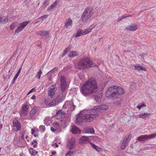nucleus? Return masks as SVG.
Returning <instances> with one entry per match:
<instances>
[{
  "mask_svg": "<svg viewBox=\"0 0 156 156\" xmlns=\"http://www.w3.org/2000/svg\"><path fill=\"white\" fill-rule=\"evenodd\" d=\"M94 99L97 102H99L100 101L101 98L99 95H97L94 96Z\"/></svg>",
  "mask_w": 156,
  "mask_h": 156,
  "instance_id": "a19ab883",
  "label": "nucleus"
},
{
  "mask_svg": "<svg viewBox=\"0 0 156 156\" xmlns=\"http://www.w3.org/2000/svg\"><path fill=\"white\" fill-rule=\"evenodd\" d=\"M135 69L137 70L138 72H140L141 71L144 70L146 71V68L144 66H141L139 64H136L134 66Z\"/></svg>",
  "mask_w": 156,
  "mask_h": 156,
  "instance_id": "a211bd4d",
  "label": "nucleus"
},
{
  "mask_svg": "<svg viewBox=\"0 0 156 156\" xmlns=\"http://www.w3.org/2000/svg\"><path fill=\"white\" fill-rule=\"evenodd\" d=\"M72 20L70 19L66 20L65 22V27L66 28L72 27Z\"/></svg>",
  "mask_w": 156,
  "mask_h": 156,
  "instance_id": "4be33fe9",
  "label": "nucleus"
},
{
  "mask_svg": "<svg viewBox=\"0 0 156 156\" xmlns=\"http://www.w3.org/2000/svg\"><path fill=\"white\" fill-rule=\"evenodd\" d=\"M42 72L41 71V69H40L38 72H37V75L36 76V77L37 78H38L39 79L40 78L41 75L42 74Z\"/></svg>",
  "mask_w": 156,
  "mask_h": 156,
  "instance_id": "ea45409f",
  "label": "nucleus"
},
{
  "mask_svg": "<svg viewBox=\"0 0 156 156\" xmlns=\"http://www.w3.org/2000/svg\"><path fill=\"white\" fill-rule=\"evenodd\" d=\"M57 4V2H55L51 5L54 8L56 7V5Z\"/></svg>",
  "mask_w": 156,
  "mask_h": 156,
  "instance_id": "4d7b16f0",
  "label": "nucleus"
},
{
  "mask_svg": "<svg viewBox=\"0 0 156 156\" xmlns=\"http://www.w3.org/2000/svg\"><path fill=\"white\" fill-rule=\"evenodd\" d=\"M35 91V89L34 88H32L31 90H30L29 91V92L27 93V95H28L29 94H30V93H32V92Z\"/></svg>",
  "mask_w": 156,
  "mask_h": 156,
  "instance_id": "5fc2aeb1",
  "label": "nucleus"
},
{
  "mask_svg": "<svg viewBox=\"0 0 156 156\" xmlns=\"http://www.w3.org/2000/svg\"><path fill=\"white\" fill-rule=\"evenodd\" d=\"M91 31V28H89L85 29L83 30V34L84 35L89 34Z\"/></svg>",
  "mask_w": 156,
  "mask_h": 156,
  "instance_id": "72a5a7b5",
  "label": "nucleus"
},
{
  "mask_svg": "<svg viewBox=\"0 0 156 156\" xmlns=\"http://www.w3.org/2000/svg\"><path fill=\"white\" fill-rule=\"evenodd\" d=\"M73 151H71V150H70L69 151L67 152L65 156H70L73 153Z\"/></svg>",
  "mask_w": 156,
  "mask_h": 156,
  "instance_id": "3c124183",
  "label": "nucleus"
},
{
  "mask_svg": "<svg viewBox=\"0 0 156 156\" xmlns=\"http://www.w3.org/2000/svg\"><path fill=\"white\" fill-rule=\"evenodd\" d=\"M56 153V151H53L51 152L52 154V155H55Z\"/></svg>",
  "mask_w": 156,
  "mask_h": 156,
  "instance_id": "69168bd1",
  "label": "nucleus"
},
{
  "mask_svg": "<svg viewBox=\"0 0 156 156\" xmlns=\"http://www.w3.org/2000/svg\"><path fill=\"white\" fill-rule=\"evenodd\" d=\"M8 21V19L7 16H0V24H3L7 23Z\"/></svg>",
  "mask_w": 156,
  "mask_h": 156,
  "instance_id": "6ab92c4d",
  "label": "nucleus"
},
{
  "mask_svg": "<svg viewBox=\"0 0 156 156\" xmlns=\"http://www.w3.org/2000/svg\"><path fill=\"white\" fill-rule=\"evenodd\" d=\"M54 8L51 5L50 6H49L48 8L47 9V11H50L52 9H54Z\"/></svg>",
  "mask_w": 156,
  "mask_h": 156,
  "instance_id": "6e6d98bb",
  "label": "nucleus"
},
{
  "mask_svg": "<svg viewBox=\"0 0 156 156\" xmlns=\"http://www.w3.org/2000/svg\"><path fill=\"white\" fill-rule=\"evenodd\" d=\"M16 26V24L15 23H13L10 25V29L11 30H13Z\"/></svg>",
  "mask_w": 156,
  "mask_h": 156,
  "instance_id": "58836bf2",
  "label": "nucleus"
},
{
  "mask_svg": "<svg viewBox=\"0 0 156 156\" xmlns=\"http://www.w3.org/2000/svg\"><path fill=\"white\" fill-rule=\"evenodd\" d=\"M25 133V131L24 130L21 131L20 133V137L23 140H24V135Z\"/></svg>",
  "mask_w": 156,
  "mask_h": 156,
  "instance_id": "4c0bfd02",
  "label": "nucleus"
},
{
  "mask_svg": "<svg viewBox=\"0 0 156 156\" xmlns=\"http://www.w3.org/2000/svg\"><path fill=\"white\" fill-rule=\"evenodd\" d=\"M29 23V21H27L20 23L19 27L15 30V32L17 33H19Z\"/></svg>",
  "mask_w": 156,
  "mask_h": 156,
  "instance_id": "4468645a",
  "label": "nucleus"
},
{
  "mask_svg": "<svg viewBox=\"0 0 156 156\" xmlns=\"http://www.w3.org/2000/svg\"><path fill=\"white\" fill-rule=\"evenodd\" d=\"M61 92L54 99L56 106L62 102L66 98L67 92L65 91Z\"/></svg>",
  "mask_w": 156,
  "mask_h": 156,
  "instance_id": "423d86ee",
  "label": "nucleus"
},
{
  "mask_svg": "<svg viewBox=\"0 0 156 156\" xmlns=\"http://www.w3.org/2000/svg\"><path fill=\"white\" fill-rule=\"evenodd\" d=\"M76 140L75 138L72 137L68 141L66 145V147L70 150L75 147L76 145Z\"/></svg>",
  "mask_w": 156,
  "mask_h": 156,
  "instance_id": "9d476101",
  "label": "nucleus"
},
{
  "mask_svg": "<svg viewBox=\"0 0 156 156\" xmlns=\"http://www.w3.org/2000/svg\"><path fill=\"white\" fill-rule=\"evenodd\" d=\"M57 90V88L55 86L51 85L48 92V95L51 98H53L55 95V92Z\"/></svg>",
  "mask_w": 156,
  "mask_h": 156,
  "instance_id": "9b49d317",
  "label": "nucleus"
},
{
  "mask_svg": "<svg viewBox=\"0 0 156 156\" xmlns=\"http://www.w3.org/2000/svg\"><path fill=\"white\" fill-rule=\"evenodd\" d=\"M138 28L137 25H131L128 26L126 28V29L130 31H135Z\"/></svg>",
  "mask_w": 156,
  "mask_h": 156,
  "instance_id": "412c9836",
  "label": "nucleus"
},
{
  "mask_svg": "<svg viewBox=\"0 0 156 156\" xmlns=\"http://www.w3.org/2000/svg\"><path fill=\"white\" fill-rule=\"evenodd\" d=\"M131 138V135L129 134L128 136H126L121 144L120 148L122 150L124 149L127 145L130 139Z\"/></svg>",
  "mask_w": 156,
  "mask_h": 156,
  "instance_id": "1a4fd4ad",
  "label": "nucleus"
},
{
  "mask_svg": "<svg viewBox=\"0 0 156 156\" xmlns=\"http://www.w3.org/2000/svg\"><path fill=\"white\" fill-rule=\"evenodd\" d=\"M93 109L96 113H98L101 111L100 105L94 106V107Z\"/></svg>",
  "mask_w": 156,
  "mask_h": 156,
  "instance_id": "7c9ffc66",
  "label": "nucleus"
},
{
  "mask_svg": "<svg viewBox=\"0 0 156 156\" xmlns=\"http://www.w3.org/2000/svg\"><path fill=\"white\" fill-rule=\"evenodd\" d=\"M85 133L91 134H94V129L92 127H87L85 129Z\"/></svg>",
  "mask_w": 156,
  "mask_h": 156,
  "instance_id": "a878e982",
  "label": "nucleus"
},
{
  "mask_svg": "<svg viewBox=\"0 0 156 156\" xmlns=\"http://www.w3.org/2000/svg\"><path fill=\"white\" fill-rule=\"evenodd\" d=\"M31 131H32V132H31V134H33L35 132V130L34 129H31Z\"/></svg>",
  "mask_w": 156,
  "mask_h": 156,
  "instance_id": "0e129e2a",
  "label": "nucleus"
},
{
  "mask_svg": "<svg viewBox=\"0 0 156 156\" xmlns=\"http://www.w3.org/2000/svg\"><path fill=\"white\" fill-rule=\"evenodd\" d=\"M39 113L36 107H34L31 110L30 114V119H34L38 115Z\"/></svg>",
  "mask_w": 156,
  "mask_h": 156,
  "instance_id": "f8f14e48",
  "label": "nucleus"
},
{
  "mask_svg": "<svg viewBox=\"0 0 156 156\" xmlns=\"http://www.w3.org/2000/svg\"><path fill=\"white\" fill-rule=\"evenodd\" d=\"M80 140L83 143L85 144L87 142H89L90 141L88 136H82L80 139Z\"/></svg>",
  "mask_w": 156,
  "mask_h": 156,
  "instance_id": "393cba45",
  "label": "nucleus"
},
{
  "mask_svg": "<svg viewBox=\"0 0 156 156\" xmlns=\"http://www.w3.org/2000/svg\"><path fill=\"white\" fill-rule=\"evenodd\" d=\"M71 49V46H69L66 48V49L65 50H66V51H67V50H70V49Z\"/></svg>",
  "mask_w": 156,
  "mask_h": 156,
  "instance_id": "338daca9",
  "label": "nucleus"
},
{
  "mask_svg": "<svg viewBox=\"0 0 156 156\" xmlns=\"http://www.w3.org/2000/svg\"><path fill=\"white\" fill-rule=\"evenodd\" d=\"M83 34V30H82L81 29H80L77 31L75 36L77 37H80L81 36L84 35Z\"/></svg>",
  "mask_w": 156,
  "mask_h": 156,
  "instance_id": "c756f323",
  "label": "nucleus"
},
{
  "mask_svg": "<svg viewBox=\"0 0 156 156\" xmlns=\"http://www.w3.org/2000/svg\"><path fill=\"white\" fill-rule=\"evenodd\" d=\"M93 9L92 8H87L82 14L81 20L86 22L92 15Z\"/></svg>",
  "mask_w": 156,
  "mask_h": 156,
  "instance_id": "20e7f679",
  "label": "nucleus"
},
{
  "mask_svg": "<svg viewBox=\"0 0 156 156\" xmlns=\"http://www.w3.org/2000/svg\"><path fill=\"white\" fill-rule=\"evenodd\" d=\"M95 26V25H91V26H90L89 28H91V30H92V29L93 28H94Z\"/></svg>",
  "mask_w": 156,
  "mask_h": 156,
  "instance_id": "680f3d73",
  "label": "nucleus"
},
{
  "mask_svg": "<svg viewBox=\"0 0 156 156\" xmlns=\"http://www.w3.org/2000/svg\"><path fill=\"white\" fill-rule=\"evenodd\" d=\"M122 100L120 98H118L116 99L115 104L118 105H120L121 104Z\"/></svg>",
  "mask_w": 156,
  "mask_h": 156,
  "instance_id": "c9c22d12",
  "label": "nucleus"
},
{
  "mask_svg": "<svg viewBox=\"0 0 156 156\" xmlns=\"http://www.w3.org/2000/svg\"><path fill=\"white\" fill-rule=\"evenodd\" d=\"M124 90L123 88L116 86H112L107 89L105 96L110 98H117L118 95L124 94Z\"/></svg>",
  "mask_w": 156,
  "mask_h": 156,
  "instance_id": "f03ea898",
  "label": "nucleus"
},
{
  "mask_svg": "<svg viewBox=\"0 0 156 156\" xmlns=\"http://www.w3.org/2000/svg\"><path fill=\"white\" fill-rule=\"evenodd\" d=\"M149 139H152L156 137V133L148 135Z\"/></svg>",
  "mask_w": 156,
  "mask_h": 156,
  "instance_id": "79ce46f5",
  "label": "nucleus"
},
{
  "mask_svg": "<svg viewBox=\"0 0 156 156\" xmlns=\"http://www.w3.org/2000/svg\"><path fill=\"white\" fill-rule=\"evenodd\" d=\"M49 0H44L43 2V4L45 6H46L48 5L49 3Z\"/></svg>",
  "mask_w": 156,
  "mask_h": 156,
  "instance_id": "a18cd8bd",
  "label": "nucleus"
},
{
  "mask_svg": "<svg viewBox=\"0 0 156 156\" xmlns=\"http://www.w3.org/2000/svg\"><path fill=\"white\" fill-rule=\"evenodd\" d=\"M44 102L46 105L50 107L55 106H56L54 100H51L49 98H47L45 99Z\"/></svg>",
  "mask_w": 156,
  "mask_h": 156,
  "instance_id": "f3484780",
  "label": "nucleus"
},
{
  "mask_svg": "<svg viewBox=\"0 0 156 156\" xmlns=\"http://www.w3.org/2000/svg\"><path fill=\"white\" fill-rule=\"evenodd\" d=\"M76 106L73 104L72 100L71 101H66L65 102L62 108L65 109L66 108H68V112L69 111H73L75 108Z\"/></svg>",
  "mask_w": 156,
  "mask_h": 156,
  "instance_id": "0eeeda50",
  "label": "nucleus"
},
{
  "mask_svg": "<svg viewBox=\"0 0 156 156\" xmlns=\"http://www.w3.org/2000/svg\"><path fill=\"white\" fill-rule=\"evenodd\" d=\"M84 112L83 111H81L80 113L76 115V117L75 120L76 123L79 125H80L82 123L85 121V118L84 117Z\"/></svg>",
  "mask_w": 156,
  "mask_h": 156,
  "instance_id": "6e6552de",
  "label": "nucleus"
},
{
  "mask_svg": "<svg viewBox=\"0 0 156 156\" xmlns=\"http://www.w3.org/2000/svg\"><path fill=\"white\" fill-rule=\"evenodd\" d=\"M50 129H51V131L52 132H55L56 130V129H55L54 128H53V127H51Z\"/></svg>",
  "mask_w": 156,
  "mask_h": 156,
  "instance_id": "052dcab7",
  "label": "nucleus"
},
{
  "mask_svg": "<svg viewBox=\"0 0 156 156\" xmlns=\"http://www.w3.org/2000/svg\"><path fill=\"white\" fill-rule=\"evenodd\" d=\"M136 140L140 141H144V140L143 139L142 135H141L140 136L138 137L137 138Z\"/></svg>",
  "mask_w": 156,
  "mask_h": 156,
  "instance_id": "49530a36",
  "label": "nucleus"
},
{
  "mask_svg": "<svg viewBox=\"0 0 156 156\" xmlns=\"http://www.w3.org/2000/svg\"><path fill=\"white\" fill-rule=\"evenodd\" d=\"M131 16V15H123V16H120L121 17V19H124L126 17H129V16Z\"/></svg>",
  "mask_w": 156,
  "mask_h": 156,
  "instance_id": "603ef678",
  "label": "nucleus"
},
{
  "mask_svg": "<svg viewBox=\"0 0 156 156\" xmlns=\"http://www.w3.org/2000/svg\"><path fill=\"white\" fill-rule=\"evenodd\" d=\"M150 115L151 114L150 113H142L139 115V116L140 118L146 119L149 118Z\"/></svg>",
  "mask_w": 156,
  "mask_h": 156,
  "instance_id": "aec40b11",
  "label": "nucleus"
},
{
  "mask_svg": "<svg viewBox=\"0 0 156 156\" xmlns=\"http://www.w3.org/2000/svg\"><path fill=\"white\" fill-rule=\"evenodd\" d=\"M29 107L26 104L23 105L21 111L20 112V114L22 116H26L27 114Z\"/></svg>",
  "mask_w": 156,
  "mask_h": 156,
  "instance_id": "dca6fc26",
  "label": "nucleus"
},
{
  "mask_svg": "<svg viewBox=\"0 0 156 156\" xmlns=\"http://www.w3.org/2000/svg\"><path fill=\"white\" fill-rule=\"evenodd\" d=\"M67 53V51H66V50H65L64 51V52H63V53L62 55V57H64V56Z\"/></svg>",
  "mask_w": 156,
  "mask_h": 156,
  "instance_id": "bf43d9fd",
  "label": "nucleus"
},
{
  "mask_svg": "<svg viewBox=\"0 0 156 156\" xmlns=\"http://www.w3.org/2000/svg\"><path fill=\"white\" fill-rule=\"evenodd\" d=\"M37 34L41 36H49V33L47 31H40L37 33Z\"/></svg>",
  "mask_w": 156,
  "mask_h": 156,
  "instance_id": "b1692460",
  "label": "nucleus"
},
{
  "mask_svg": "<svg viewBox=\"0 0 156 156\" xmlns=\"http://www.w3.org/2000/svg\"><path fill=\"white\" fill-rule=\"evenodd\" d=\"M29 151L30 154L31 156L35 155L38 152L36 150L32 148H30Z\"/></svg>",
  "mask_w": 156,
  "mask_h": 156,
  "instance_id": "c85d7f7f",
  "label": "nucleus"
},
{
  "mask_svg": "<svg viewBox=\"0 0 156 156\" xmlns=\"http://www.w3.org/2000/svg\"><path fill=\"white\" fill-rule=\"evenodd\" d=\"M22 67H21L19 69L17 73L16 74V75L19 76L21 70L22 69Z\"/></svg>",
  "mask_w": 156,
  "mask_h": 156,
  "instance_id": "13d9d810",
  "label": "nucleus"
},
{
  "mask_svg": "<svg viewBox=\"0 0 156 156\" xmlns=\"http://www.w3.org/2000/svg\"><path fill=\"white\" fill-rule=\"evenodd\" d=\"M80 90L81 93L85 96L96 93L98 91V88L95 80L93 78L89 79L83 84Z\"/></svg>",
  "mask_w": 156,
  "mask_h": 156,
  "instance_id": "f257e3e1",
  "label": "nucleus"
},
{
  "mask_svg": "<svg viewBox=\"0 0 156 156\" xmlns=\"http://www.w3.org/2000/svg\"><path fill=\"white\" fill-rule=\"evenodd\" d=\"M146 106L145 104L144 103L139 104L137 106V108L139 110L141 108L143 107H145Z\"/></svg>",
  "mask_w": 156,
  "mask_h": 156,
  "instance_id": "c03bdc74",
  "label": "nucleus"
},
{
  "mask_svg": "<svg viewBox=\"0 0 156 156\" xmlns=\"http://www.w3.org/2000/svg\"><path fill=\"white\" fill-rule=\"evenodd\" d=\"M95 65L92 60L88 58L85 57L80 59L77 64L76 66L79 69H81L93 67Z\"/></svg>",
  "mask_w": 156,
  "mask_h": 156,
  "instance_id": "7ed1b4c3",
  "label": "nucleus"
},
{
  "mask_svg": "<svg viewBox=\"0 0 156 156\" xmlns=\"http://www.w3.org/2000/svg\"><path fill=\"white\" fill-rule=\"evenodd\" d=\"M18 76H18L16 74L15 75V76L14 77V78L12 80V84H13L15 83V81L16 80V79L18 77Z\"/></svg>",
  "mask_w": 156,
  "mask_h": 156,
  "instance_id": "8fccbe9b",
  "label": "nucleus"
},
{
  "mask_svg": "<svg viewBox=\"0 0 156 156\" xmlns=\"http://www.w3.org/2000/svg\"><path fill=\"white\" fill-rule=\"evenodd\" d=\"M64 120L66 121V123H67L70 121V118L69 117H66L64 118Z\"/></svg>",
  "mask_w": 156,
  "mask_h": 156,
  "instance_id": "09e8293b",
  "label": "nucleus"
},
{
  "mask_svg": "<svg viewBox=\"0 0 156 156\" xmlns=\"http://www.w3.org/2000/svg\"><path fill=\"white\" fill-rule=\"evenodd\" d=\"M36 96L34 95H33L31 98V99L33 100H34Z\"/></svg>",
  "mask_w": 156,
  "mask_h": 156,
  "instance_id": "e2e57ef3",
  "label": "nucleus"
},
{
  "mask_svg": "<svg viewBox=\"0 0 156 156\" xmlns=\"http://www.w3.org/2000/svg\"><path fill=\"white\" fill-rule=\"evenodd\" d=\"M58 68L57 67H55L52 69L49 72L47 73V76H49V75H52L54 74L56 72V71L58 69Z\"/></svg>",
  "mask_w": 156,
  "mask_h": 156,
  "instance_id": "cd10ccee",
  "label": "nucleus"
},
{
  "mask_svg": "<svg viewBox=\"0 0 156 156\" xmlns=\"http://www.w3.org/2000/svg\"><path fill=\"white\" fill-rule=\"evenodd\" d=\"M13 129L15 131H19L21 129V126L20 123L16 119L13 120Z\"/></svg>",
  "mask_w": 156,
  "mask_h": 156,
  "instance_id": "2eb2a0df",
  "label": "nucleus"
},
{
  "mask_svg": "<svg viewBox=\"0 0 156 156\" xmlns=\"http://www.w3.org/2000/svg\"><path fill=\"white\" fill-rule=\"evenodd\" d=\"M78 55V52L76 51H73L70 52L68 55V56L71 58L76 56Z\"/></svg>",
  "mask_w": 156,
  "mask_h": 156,
  "instance_id": "bb28decb",
  "label": "nucleus"
},
{
  "mask_svg": "<svg viewBox=\"0 0 156 156\" xmlns=\"http://www.w3.org/2000/svg\"><path fill=\"white\" fill-rule=\"evenodd\" d=\"M90 144L92 147L98 151L100 152L101 151V148L99 146H97L94 144L92 143Z\"/></svg>",
  "mask_w": 156,
  "mask_h": 156,
  "instance_id": "2f4dec72",
  "label": "nucleus"
},
{
  "mask_svg": "<svg viewBox=\"0 0 156 156\" xmlns=\"http://www.w3.org/2000/svg\"><path fill=\"white\" fill-rule=\"evenodd\" d=\"M48 17V15H44L43 16H41L36 20L37 22H36L35 23H37L39 21L38 20H40V19L42 20L43 21L44 20V19H46Z\"/></svg>",
  "mask_w": 156,
  "mask_h": 156,
  "instance_id": "473e14b6",
  "label": "nucleus"
},
{
  "mask_svg": "<svg viewBox=\"0 0 156 156\" xmlns=\"http://www.w3.org/2000/svg\"><path fill=\"white\" fill-rule=\"evenodd\" d=\"M101 110H106L108 108V105H100Z\"/></svg>",
  "mask_w": 156,
  "mask_h": 156,
  "instance_id": "e433bc0d",
  "label": "nucleus"
},
{
  "mask_svg": "<svg viewBox=\"0 0 156 156\" xmlns=\"http://www.w3.org/2000/svg\"><path fill=\"white\" fill-rule=\"evenodd\" d=\"M63 114V113L61 111H58L56 113V116L58 119H59L62 117Z\"/></svg>",
  "mask_w": 156,
  "mask_h": 156,
  "instance_id": "f704fd0d",
  "label": "nucleus"
},
{
  "mask_svg": "<svg viewBox=\"0 0 156 156\" xmlns=\"http://www.w3.org/2000/svg\"><path fill=\"white\" fill-rule=\"evenodd\" d=\"M55 125V126L56 129H59V127H60V126H59V124L58 123H56Z\"/></svg>",
  "mask_w": 156,
  "mask_h": 156,
  "instance_id": "864d4df0",
  "label": "nucleus"
},
{
  "mask_svg": "<svg viewBox=\"0 0 156 156\" xmlns=\"http://www.w3.org/2000/svg\"><path fill=\"white\" fill-rule=\"evenodd\" d=\"M145 55V54H143L140 55V56H141V57L142 58H144L143 57Z\"/></svg>",
  "mask_w": 156,
  "mask_h": 156,
  "instance_id": "774afa93",
  "label": "nucleus"
},
{
  "mask_svg": "<svg viewBox=\"0 0 156 156\" xmlns=\"http://www.w3.org/2000/svg\"><path fill=\"white\" fill-rule=\"evenodd\" d=\"M71 131L72 133L74 134H80V131L79 129L74 126L72 127Z\"/></svg>",
  "mask_w": 156,
  "mask_h": 156,
  "instance_id": "5701e85b",
  "label": "nucleus"
},
{
  "mask_svg": "<svg viewBox=\"0 0 156 156\" xmlns=\"http://www.w3.org/2000/svg\"><path fill=\"white\" fill-rule=\"evenodd\" d=\"M39 129L40 131L41 132H44L45 130V127L43 125H41L39 127Z\"/></svg>",
  "mask_w": 156,
  "mask_h": 156,
  "instance_id": "37998d69",
  "label": "nucleus"
},
{
  "mask_svg": "<svg viewBox=\"0 0 156 156\" xmlns=\"http://www.w3.org/2000/svg\"><path fill=\"white\" fill-rule=\"evenodd\" d=\"M61 83V91H65L67 87V83L66 79L64 76H62L60 78Z\"/></svg>",
  "mask_w": 156,
  "mask_h": 156,
  "instance_id": "ddd939ff",
  "label": "nucleus"
},
{
  "mask_svg": "<svg viewBox=\"0 0 156 156\" xmlns=\"http://www.w3.org/2000/svg\"><path fill=\"white\" fill-rule=\"evenodd\" d=\"M142 136L144 140V141H145V140H148L149 139L148 135H142Z\"/></svg>",
  "mask_w": 156,
  "mask_h": 156,
  "instance_id": "de8ad7c7",
  "label": "nucleus"
},
{
  "mask_svg": "<svg viewBox=\"0 0 156 156\" xmlns=\"http://www.w3.org/2000/svg\"><path fill=\"white\" fill-rule=\"evenodd\" d=\"M84 111V115L85 118V121L87 122H89L92 121L94 120V119L98 117V114H90L87 113L86 110H83Z\"/></svg>",
  "mask_w": 156,
  "mask_h": 156,
  "instance_id": "39448f33",
  "label": "nucleus"
}]
</instances>
